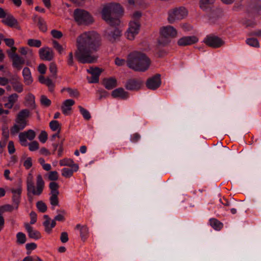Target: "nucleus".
<instances>
[{"mask_svg":"<svg viewBox=\"0 0 261 261\" xmlns=\"http://www.w3.org/2000/svg\"><path fill=\"white\" fill-rule=\"evenodd\" d=\"M76 43L77 49L74 54L80 63L91 64L97 62L98 57L92 54L97 51L101 45L99 34L95 32H85L77 38Z\"/></svg>","mask_w":261,"mask_h":261,"instance_id":"nucleus-1","label":"nucleus"},{"mask_svg":"<svg viewBox=\"0 0 261 261\" xmlns=\"http://www.w3.org/2000/svg\"><path fill=\"white\" fill-rule=\"evenodd\" d=\"M101 16L107 24L115 28H108L104 32L103 37L112 43L120 40L122 31L116 27L120 25V18L123 13L121 5L116 3H110L103 7Z\"/></svg>","mask_w":261,"mask_h":261,"instance_id":"nucleus-2","label":"nucleus"},{"mask_svg":"<svg viewBox=\"0 0 261 261\" xmlns=\"http://www.w3.org/2000/svg\"><path fill=\"white\" fill-rule=\"evenodd\" d=\"M126 64L130 69L135 71L144 72L149 68L151 60L145 54L135 51L128 55Z\"/></svg>","mask_w":261,"mask_h":261,"instance_id":"nucleus-3","label":"nucleus"},{"mask_svg":"<svg viewBox=\"0 0 261 261\" xmlns=\"http://www.w3.org/2000/svg\"><path fill=\"white\" fill-rule=\"evenodd\" d=\"M260 10L261 0H246L244 11L247 17L242 20V24L246 28L255 27L257 23L254 19L259 15V12Z\"/></svg>","mask_w":261,"mask_h":261,"instance_id":"nucleus-4","label":"nucleus"},{"mask_svg":"<svg viewBox=\"0 0 261 261\" xmlns=\"http://www.w3.org/2000/svg\"><path fill=\"white\" fill-rule=\"evenodd\" d=\"M27 195L29 201L32 200V194L34 195H40L44 188L45 183L41 174H38L36 178V188L34 186L33 176L29 173L27 178Z\"/></svg>","mask_w":261,"mask_h":261,"instance_id":"nucleus-5","label":"nucleus"},{"mask_svg":"<svg viewBox=\"0 0 261 261\" xmlns=\"http://www.w3.org/2000/svg\"><path fill=\"white\" fill-rule=\"evenodd\" d=\"M142 13L140 11H136L133 13L132 19L129 23V28L126 32V36L128 39L134 40L136 35L139 33L141 27L140 19Z\"/></svg>","mask_w":261,"mask_h":261,"instance_id":"nucleus-6","label":"nucleus"},{"mask_svg":"<svg viewBox=\"0 0 261 261\" xmlns=\"http://www.w3.org/2000/svg\"><path fill=\"white\" fill-rule=\"evenodd\" d=\"M73 17L79 25H89L94 21L93 17L88 11L81 8L74 10Z\"/></svg>","mask_w":261,"mask_h":261,"instance_id":"nucleus-7","label":"nucleus"},{"mask_svg":"<svg viewBox=\"0 0 261 261\" xmlns=\"http://www.w3.org/2000/svg\"><path fill=\"white\" fill-rule=\"evenodd\" d=\"M161 37L159 39V43L165 46L170 40L169 38H174L177 36V31L172 26L167 25L163 27L160 30Z\"/></svg>","mask_w":261,"mask_h":261,"instance_id":"nucleus-8","label":"nucleus"},{"mask_svg":"<svg viewBox=\"0 0 261 261\" xmlns=\"http://www.w3.org/2000/svg\"><path fill=\"white\" fill-rule=\"evenodd\" d=\"M168 21L170 23H173L176 21L185 18L188 15V11L184 7L174 8L168 12Z\"/></svg>","mask_w":261,"mask_h":261,"instance_id":"nucleus-9","label":"nucleus"},{"mask_svg":"<svg viewBox=\"0 0 261 261\" xmlns=\"http://www.w3.org/2000/svg\"><path fill=\"white\" fill-rule=\"evenodd\" d=\"M11 50L8 51L9 58L12 60V66L17 70H20L25 64V60L16 53L17 48L14 46H10Z\"/></svg>","mask_w":261,"mask_h":261,"instance_id":"nucleus-10","label":"nucleus"},{"mask_svg":"<svg viewBox=\"0 0 261 261\" xmlns=\"http://www.w3.org/2000/svg\"><path fill=\"white\" fill-rule=\"evenodd\" d=\"M49 188L50 190V197L49 198L50 204L53 206L58 205L59 203L58 198L59 194V184L54 181L50 182L49 184Z\"/></svg>","mask_w":261,"mask_h":261,"instance_id":"nucleus-11","label":"nucleus"},{"mask_svg":"<svg viewBox=\"0 0 261 261\" xmlns=\"http://www.w3.org/2000/svg\"><path fill=\"white\" fill-rule=\"evenodd\" d=\"M203 42L207 46L214 48L220 47L225 43L221 38L213 35L207 36Z\"/></svg>","mask_w":261,"mask_h":261,"instance_id":"nucleus-12","label":"nucleus"},{"mask_svg":"<svg viewBox=\"0 0 261 261\" xmlns=\"http://www.w3.org/2000/svg\"><path fill=\"white\" fill-rule=\"evenodd\" d=\"M143 85V81L141 78H131L127 80L124 87L128 90L138 91Z\"/></svg>","mask_w":261,"mask_h":261,"instance_id":"nucleus-13","label":"nucleus"},{"mask_svg":"<svg viewBox=\"0 0 261 261\" xmlns=\"http://www.w3.org/2000/svg\"><path fill=\"white\" fill-rule=\"evenodd\" d=\"M30 112L28 109H25L21 110L17 115L15 119L16 123L24 128L27 125V119L30 116Z\"/></svg>","mask_w":261,"mask_h":261,"instance_id":"nucleus-14","label":"nucleus"},{"mask_svg":"<svg viewBox=\"0 0 261 261\" xmlns=\"http://www.w3.org/2000/svg\"><path fill=\"white\" fill-rule=\"evenodd\" d=\"M5 17L4 19L2 20V22L5 25L10 27L14 28L18 30H21V27L17 21V20L11 14L7 13L5 12Z\"/></svg>","mask_w":261,"mask_h":261,"instance_id":"nucleus-15","label":"nucleus"},{"mask_svg":"<svg viewBox=\"0 0 261 261\" xmlns=\"http://www.w3.org/2000/svg\"><path fill=\"white\" fill-rule=\"evenodd\" d=\"M161 84V75L156 74L152 77L149 78L146 83V87L151 90L158 89Z\"/></svg>","mask_w":261,"mask_h":261,"instance_id":"nucleus-16","label":"nucleus"},{"mask_svg":"<svg viewBox=\"0 0 261 261\" xmlns=\"http://www.w3.org/2000/svg\"><path fill=\"white\" fill-rule=\"evenodd\" d=\"M39 55L42 60L48 61L52 60L54 57L53 50L48 47L40 48L39 51Z\"/></svg>","mask_w":261,"mask_h":261,"instance_id":"nucleus-17","label":"nucleus"},{"mask_svg":"<svg viewBox=\"0 0 261 261\" xmlns=\"http://www.w3.org/2000/svg\"><path fill=\"white\" fill-rule=\"evenodd\" d=\"M198 41V38L195 36H185L178 39L177 44L179 46H185L195 44Z\"/></svg>","mask_w":261,"mask_h":261,"instance_id":"nucleus-18","label":"nucleus"},{"mask_svg":"<svg viewBox=\"0 0 261 261\" xmlns=\"http://www.w3.org/2000/svg\"><path fill=\"white\" fill-rule=\"evenodd\" d=\"M208 17L211 22L214 23L215 21L221 17L223 15V11L221 9L213 7L208 10Z\"/></svg>","mask_w":261,"mask_h":261,"instance_id":"nucleus-19","label":"nucleus"},{"mask_svg":"<svg viewBox=\"0 0 261 261\" xmlns=\"http://www.w3.org/2000/svg\"><path fill=\"white\" fill-rule=\"evenodd\" d=\"M87 71L92 75L91 80L89 81L91 83H97L99 81V77L102 72L101 69L95 67H91L87 69Z\"/></svg>","mask_w":261,"mask_h":261,"instance_id":"nucleus-20","label":"nucleus"},{"mask_svg":"<svg viewBox=\"0 0 261 261\" xmlns=\"http://www.w3.org/2000/svg\"><path fill=\"white\" fill-rule=\"evenodd\" d=\"M11 192L13 193L12 201L15 205V209L17 210L20 203V196L21 194L22 189L21 186L17 189H11Z\"/></svg>","mask_w":261,"mask_h":261,"instance_id":"nucleus-21","label":"nucleus"},{"mask_svg":"<svg viewBox=\"0 0 261 261\" xmlns=\"http://www.w3.org/2000/svg\"><path fill=\"white\" fill-rule=\"evenodd\" d=\"M13 89L18 92L21 93L23 90V86L20 82L19 78L17 76H14L10 80Z\"/></svg>","mask_w":261,"mask_h":261,"instance_id":"nucleus-22","label":"nucleus"},{"mask_svg":"<svg viewBox=\"0 0 261 261\" xmlns=\"http://www.w3.org/2000/svg\"><path fill=\"white\" fill-rule=\"evenodd\" d=\"M24 226L28 233L29 238L35 240H38L41 238L40 232L38 230L33 229V228L29 224H25Z\"/></svg>","mask_w":261,"mask_h":261,"instance_id":"nucleus-23","label":"nucleus"},{"mask_svg":"<svg viewBox=\"0 0 261 261\" xmlns=\"http://www.w3.org/2000/svg\"><path fill=\"white\" fill-rule=\"evenodd\" d=\"M75 103V101L71 99L65 100L61 106V109L63 113L67 115L70 114V112L71 110V107Z\"/></svg>","mask_w":261,"mask_h":261,"instance_id":"nucleus-24","label":"nucleus"},{"mask_svg":"<svg viewBox=\"0 0 261 261\" xmlns=\"http://www.w3.org/2000/svg\"><path fill=\"white\" fill-rule=\"evenodd\" d=\"M102 84L108 90H111L117 86V81L115 77H111L103 80Z\"/></svg>","mask_w":261,"mask_h":261,"instance_id":"nucleus-25","label":"nucleus"},{"mask_svg":"<svg viewBox=\"0 0 261 261\" xmlns=\"http://www.w3.org/2000/svg\"><path fill=\"white\" fill-rule=\"evenodd\" d=\"M112 96L114 98H120L122 99H125L128 97V93L125 91L123 88H118L112 91Z\"/></svg>","mask_w":261,"mask_h":261,"instance_id":"nucleus-26","label":"nucleus"},{"mask_svg":"<svg viewBox=\"0 0 261 261\" xmlns=\"http://www.w3.org/2000/svg\"><path fill=\"white\" fill-rule=\"evenodd\" d=\"M22 76L23 77L24 83L26 85H30L32 83L33 80L29 68L25 67L23 69Z\"/></svg>","mask_w":261,"mask_h":261,"instance_id":"nucleus-27","label":"nucleus"},{"mask_svg":"<svg viewBox=\"0 0 261 261\" xmlns=\"http://www.w3.org/2000/svg\"><path fill=\"white\" fill-rule=\"evenodd\" d=\"M215 2V0H200L199 7L204 11H208L211 8L214 7L213 6Z\"/></svg>","mask_w":261,"mask_h":261,"instance_id":"nucleus-28","label":"nucleus"},{"mask_svg":"<svg viewBox=\"0 0 261 261\" xmlns=\"http://www.w3.org/2000/svg\"><path fill=\"white\" fill-rule=\"evenodd\" d=\"M73 163L74 162L72 159H64L60 161L59 164L61 166H67L71 167L72 168H74V171H76L79 169V166Z\"/></svg>","mask_w":261,"mask_h":261,"instance_id":"nucleus-29","label":"nucleus"},{"mask_svg":"<svg viewBox=\"0 0 261 261\" xmlns=\"http://www.w3.org/2000/svg\"><path fill=\"white\" fill-rule=\"evenodd\" d=\"M210 222L211 226L215 230H219L223 227V224L216 219H211Z\"/></svg>","mask_w":261,"mask_h":261,"instance_id":"nucleus-30","label":"nucleus"},{"mask_svg":"<svg viewBox=\"0 0 261 261\" xmlns=\"http://www.w3.org/2000/svg\"><path fill=\"white\" fill-rule=\"evenodd\" d=\"M246 43L248 45L253 47L258 48L260 46L258 40L253 37L247 38L246 40Z\"/></svg>","mask_w":261,"mask_h":261,"instance_id":"nucleus-31","label":"nucleus"},{"mask_svg":"<svg viewBox=\"0 0 261 261\" xmlns=\"http://www.w3.org/2000/svg\"><path fill=\"white\" fill-rule=\"evenodd\" d=\"M25 99L29 106L32 107L33 109H35V96L32 94L28 93Z\"/></svg>","mask_w":261,"mask_h":261,"instance_id":"nucleus-32","label":"nucleus"},{"mask_svg":"<svg viewBox=\"0 0 261 261\" xmlns=\"http://www.w3.org/2000/svg\"><path fill=\"white\" fill-rule=\"evenodd\" d=\"M43 218L45 219V221L43 223V225L45 227V231L49 233L51 231V226H49V225H50V219L49 216L46 215H44Z\"/></svg>","mask_w":261,"mask_h":261,"instance_id":"nucleus-33","label":"nucleus"},{"mask_svg":"<svg viewBox=\"0 0 261 261\" xmlns=\"http://www.w3.org/2000/svg\"><path fill=\"white\" fill-rule=\"evenodd\" d=\"M64 91H66L71 97H78L80 95L79 92L76 89H73L70 88H64L62 89L61 92H63Z\"/></svg>","mask_w":261,"mask_h":261,"instance_id":"nucleus-34","label":"nucleus"},{"mask_svg":"<svg viewBox=\"0 0 261 261\" xmlns=\"http://www.w3.org/2000/svg\"><path fill=\"white\" fill-rule=\"evenodd\" d=\"M89 233V229L86 225H83L81 227L80 230V236L83 241L85 242L87 239Z\"/></svg>","mask_w":261,"mask_h":261,"instance_id":"nucleus-35","label":"nucleus"},{"mask_svg":"<svg viewBox=\"0 0 261 261\" xmlns=\"http://www.w3.org/2000/svg\"><path fill=\"white\" fill-rule=\"evenodd\" d=\"M49 70L51 74V76L53 78L56 79L57 78V67L54 62H51L50 63Z\"/></svg>","mask_w":261,"mask_h":261,"instance_id":"nucleus-36","label":"nucleus"},{"mask_svg":"<svg viewBox=\"0 0 261 261\" xmlns=\"http://www.w3.org/2000/svg\"><path fill=\"white\" fill-rule=\"evenodd\" d=\"M74 171V168H64L62 170V175L66 178H69L72 176Z\"/></svg>","mask_w":261,"mask_h":261,"instance_id":"nucleus-37","label":"nucleus"},{"mask_svg":"<svg viewBox=\"0 0 261 261\" xmlns=\"http://www.w3.org/2000/svg\"><path fill=\"white\" fill-rule=\"evenodd\" d=\"M49 127L53 131H61V126L59 122L57 120H52L49 123Z\"/></svg>","mask_w":261,"mask_h":261,"instance_id":"nucleus-38","label":"nucleus"},{"mask_svg":"<svg viewBox=\"0 0 261 261\" xmlns=\"http://www.w3.org/2000/svg\"><path fill=\"white\" fill-rule=\"evenodd\" d=\"M39 30L43 32H45L47 31V26L44 20L41 17L38 18V24Z\"/></svg>","mask_w":261,"mask_h":261,"instance_id":"nucleus-39","label":"nucleus"},{"mask_svg":"<svg viewBox=\"0 0 261 261\" xmlns=\"http://www.w3.org/2000/svg\"><path fill=\"white\" fill-rule=\"evenodd\" d=\"M28 45L31 47H40L41 46V41L38 39H30L28 40Z\"/></svg>","mask_w":261,"mask_h":261,"instance_id":"nucleus-40","label":"nucleus"},{"mask_svg":"<svg viewBox=\"0 0 261 261\" xmlns=\"http://www.w3.org/2000/svg\"><path fill=\"white\" fill-rule=\"evenodd\" d=\"M17 243L19 244H24L26 242V237L24 233L18 232L16 234Z\"/></svg>","mask_w":261,"mask_h":261,"instance_id":"nucleus-41","label":"nucleus"},{"mask_svg":"<svg viewBox=\"0 0 261 261\" xmlns=\"http://www.w3.org/2000/svg\"><path fill=\"white\" fill-rule=\"evenodd\" d=\"M36 206L39 212L45 213L47 211V206L42 201H39L36 203Z\"/></svg>","mask_w":261,"mask_h":261,"instance_id":"nucleus-42","label":"nucleus"},{"mask_svg":"<svg viewBox=\"0 0 261 261\" xmlns=\"http://www.w3.org/2000/svg\"><path fill=\"white\" fill-rule=\"evenodd\" d=\"M79 108L81 113L85 119L88 120L91 118V115L89 111H88L86 109H84L82 106H79Z\"/></svg>","mask_w":261,"mask_h":261,"instance_id":"nucleus-43","label":"nucleus"},{"mask_svg":"<svg viewBox=\"0 0 261 261\" xmlns=\"http://www.w3.org/2000/svg\"><path fill=\"white\" fill-rule=\"evenodd\" d=\"M24 128H22L21 126H20L19 125H18L17 124H15L11 128H10V133L11 135L14 136L17 133H19V132L20 130H22Z\"/></svg>","mask_w":261,"mask_h":261,"instance_id":"nucleus-44","label":"nucleus"},{"mask_svg":"<svg viewBox=\"0 0 261 261\" xmlns=\"http://www.w3.org/2000/svg\"><path fill=\"white\" fill-rule=\"evenodd\" d=\"M59 178V174L57 171H50L48 173V179L50 181L57 180Z\"/></svg>","mask_w":261,"mask_h":261,"instance_id":"nucleus-45","label":"nucleus"},{"mask_svg":"<svg viewBox=\"0 0 261 261\" xmlns=\"http://www.w3.org/2000/svg\"><path fill=\"white\" fill-rule=\"evenodd\" d=\"M15 209V205H11L10 204H6L0 207V213L4 212H12Z\"/></svg>","mask_w":261,"mask_h":261,"instance_id":"nucleus-46","label":"nucleus"},{"mask_svg":"<svg viewBox=\"0 0 261 261\" xmlns=\"http://www.w3.org/2000/svg\"><path fill=\"white\" fill-rule=\"evenodd\" d=\"M40 102L42 106L46 107H49L51 105V101L50 99L45 95H42L40 98Z\"/></svg>","mask_w":261,"mask_h":261,"instance_id":"nucleus-47","label":"nucleus"},{"mask_svg":"<svg viewBox=\"0 0 261 261\" xmlns=\"http://www.w3.org/2000/svg\"><path fill=\"white\" fill-rule=\"evenodd\" d=\"M44 84L48 87L50 92H53L54 91L55 84L49 78L47 77L46 79V81Z\"/></svg>","mask_w":261,"mask_h":261,"instance_id":"nucleus-48","label":"nucleus"},{"mask_svg":"<svg viewBox=\"0 0 261 261\" xmlns=\"http://www.w3.org/2000/svg\"><path fill=\"white\" fill-rule=\"evenodd\" d=\"M26 136H27V139L29 140H33L36 136L35 132L32 129H29L27 132H24Z\"/></svg>","mask_w":261,"mask_h":261,"instance_id":"nucleus-49","label":"nucleus"},{"mask_svg":"<svg viewBox=\"0 0 261 261\" xmlns=\"http://www.w3.org/2000/svg\"><path fill=\"white\" fill-rule=\"evenodd\" d=\"M53 45L54 47L59 52V54H61L64 50L62 46L59 44V43L56 40L53 41Z\"/></svg>","mask_w":261,"mask_h":261,"instance_id":"nucleus-50","label":"nucleus"},{"mask_svg":"<svg viewBox=\"0 0 261 261\" xmlns=\"http://www.w3.org/2000/svg\"><path fill=\"white\" fill-rule=\"evenodd\" d=\"M47 133L44 130H42L40 133L38 138L41 142L44 143L47 139Z\"/></svg>","mask_w":261,"mask_h":261,"instance_id":"nucleus-51","label":"nucleus"},{"mask_svg":"<svg viewBox=\"0 0 261 261\" xmlns=\"http://www.w3.org/2000/svg\"><path fill=\"white\" fill-rule=\"evenodd\" d=\"M50 33L52 36L56 39H60L63 36V33L61 31L57 30H53Z\"/></svg>","mask_w":261,"mask_h":261,"instance_id":"nucleus-52","label":"nucleus"},{"mask_svg":"<svg viewBox=\"0 0 261 261\" xmlns=\"http://www.w3.org/2000/svg\"><path fill=\"white\" fill-rule=\"evenodd\" d=\"M2 135L3 141L7 142L9 137V130L8 127H6L3 128Z\"/></svg>","mask_w":261,"mask_h":261,"instance_id":"nucleus-53","label":"nucleus"},{"mask_svg":"<svg viewBox=\"0 0 261 261\" xmlns=\"http://www.w3.org/2000/svg\"><path fill=\"white\" fill-rule=\"evenodd\" d=\"M29 146L30 150L32 151H35L39 148V143L36 141L31 142Z\"/></svg>","mask_w":261,"mask_h":261,"instance_id":"nucleus-54","label":"nucleus"},{"mask_svg":"<svg viewBox=\"0 0 261 261\" xmlns=\"http://www.w3.org/2000/svg\"><path fill=\"white\" fill-rule=\"evenodd\" d=\"M18 95L16 93H13L9 95L8 99V101L14 105L18 100Z\"/></svg>","mask_w":261,"mask_h":261,"instance_id":"nucleus-55","label":"nucleus"},{"mask_svg":"<svg viewBox=\"0 0 261 261\" xmlns=\"http://www.w3.org/2000/svg\"><path fill=\"white\" fill-rule=\"evenodd\" d=\"M8 149L9 154H12L15 152V148L13 141H10L8 145Z\"/></svg>","mask_w":261,"mask_h":261,"instance_id":"nucleus-56","label":"nucleus"},{"mask_svg":"<svg viewBox=\"0 0 261 261\" xmlns=\"http://www.w3.org/2000/svg\"><path fill=\"white\" fill-rule=\"evenodd\" d=\"M247 35L250 37H257L261 38V30H256L248 33Z\"/></svg>","mask_w":261,"mask_h":261,"instance_id":"nucleus-57","label":"nucleus"},{"mask_svg":"<svg viewBox=\"0 0 261 261\" xmlns=\"http://www.w3.org/2000/svg\"><path fill=\"white\" fill-rule=\"evenodd\" d=\"M23 166L27 169H29L32 166V160L30 157L28 158L23 163Z\"/></svg>","mask_w":261,"mask_h":261,"instance_id":"nucleus-58","label":"nucleus"},{"mask_svg":"<svg viewBox=\"0 0 261 261\" xmlns=\"http://www.w3.org/2000/svg\"><path fill=\"white\" fill-rule=\"evenodd\" d=\"M64 141V139H62L60 143H59V146L58 150V156L60 158L62 156L63 152V143Z\"/></svg>","mask_w":261,"mask_h":261,"instance_id":"nucleus-59","label":"nucleus"},{"mask_svg":"<svg viewBox=\"0 0 261 261\" xmlns=\"http://www.w3.org/2000/svg\"><path fill=\"white\" fill-rule=\"evenodd\" d=\"M30 218H31L30 224H35L37 221L36 213L34 211H32L30 214Z\"/></svg>","mask_w":261,"mask_h":261,"instance_id":"nucleus-60","label":"nucleus"},{"mask_svg":"<svg viewBox=\"0 0 261 261\" xmlns=\"http://www.w3.org/2000/svg\"><path fill=\"white\" fill-rule=\"evenodd\" d=\"M19 139L20 142L21 143V144L22 145L26 146V144H23V143H25L27 142V136H26V135H25L24 132L20 133L19 134Z\"/></svg>","mask_w":261,"mask_h":261,"instance_id":"nucleus-61","label":"nucleus"},{"mask_svg":"<svg viewBox=\"0 0 261 261\" xmlns=\"http://www.w3.org/2000/svg\"><path fill=\"white\" fill-rule=\"evenodd\" d=\"M38 71L42 74H44L46 72V67L44 64H40L38 67Z\"/></svg>","mask_w":261,"mask_h":261,"instance_id":"nucleus-62","label":"nucleus"},{"mask_svg":"<svg viewBox=\"0 0 261 261\" xmlns=\"http://www.w3.org/2000/svg\"><path fill=\"white\" fill-rule=\"evenodd\" d=\"M60 240L62 243H66L68 241V234L66 232L61 233Z\"/></svg>","mask_w":261,"mask_h":261,"instance_id":"nucleus-63","label":"nucleus"},{"mask_svg":"<svg viewBox=\"0 0 261 261\" xmlns=\"http://www.w3.org/2000/svg\"><path fill=\"white\" fill-rule=\"evenodd\" d=\"M4 40L8 46H12L14 44V40L12 38H6L4 39Z\"/></svg>","mask_w":261,"mask_h":261,"instance_id":"nucleus-64","label":"nucleus"}]
</instances>
